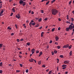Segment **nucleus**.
<instances>
[{
    "instance_id": "f257e3e1",
    "label": "nucleus",
    "mask_w": 74,
    "mask_h": 74,
    "mask_svg": "<svg viewBox=\"0 0 74 74\" xmlns=\"http://www.w3.org/2000/svg\"><path fill=\"white\" fill-rule=\"evenodd\" d=\"M52 13L54 15H56L58 13V11L56 9H53L51 10Z\"/></svg>"
},
{
    "instance_id": "f03ea898",
    "label": "nucleus",
    "mask_w": 74,
    "mask_h": 74,
    "mask_svg": "<svg viewBox=\"0 0 74 74\" xmlns=\"http://www.w3.org/2000/svg\"><path fill=\"white\" fill-rule=\"evenodd\" d=\"M72 25H69V27H66V31H69V30L70 29V30H72Z\"/></svg>"
},
{
    "instance_id": "7ed1b4c3",
    "label": "nucleus",
    "mask_w": 74,
    "mask_h": 74,
    "mask_svg": "<svg viewBox=\"0 0 74 74\" xmlns=\"http://www.w3.org/2000/svg\"><path fill=\"white\" fill-rule=\"evenodd\" d=\"M29 25L30 26V27H31L32 26L31 25H32L33 26H34L35 25V23H33L32 22H30L29 24Z\"/></svg>"
},
{
    "instance_id": "20e7f679",
    "label": "nucleus",
    "mask_w": 74,
    "mask_h": 74,
    "mask_svg": "<svg viewBox=\"0 0 74 74\" xmlns=\"http://www.w3.org/2000/svg\"><path fill=\"white\" fill-rule=\"evenodd\" d=\"M69 44H66V45H64V46L63 47V48H67L69 47Z\"/></svg>"
},
{
    "instance_id": "39448f33",
    "label": "nucleus",
    "mask_w": 74,
    "mask_h": 74,
    "mask_svg": "<svg viewBox=\"0 0 74 74\" xmlns=\"http://www.w3.org/2000/svg\"><path fill=\"white\" fill-rule=\"evenodd\" d=\"M16 9L17 10V8L16 7H14L12 9V10L14 12H15V10H16Z\"/></svg>"
},
{
    "instance_id": "423d86ee",
    "label": "nucleus",
    "mask_w": 74,
    "mask_h": 74,
    "mask_svg": "<svg viewBox=\"0 0 74 74\" xmlns=\"http://www.w3.org/2000/svg\"><path fill=\"white\" fill-rule=\"evenodd\" d=\"M16 17L18 19L20 18V15L19 14H18L17 15H16Z\"/></svg>"
},
{
    "instance_id": "0eeeda50",
    "label": "nucleus",
    "mask_w": 74,
    "mask_h": 74,
    "mask_svg": "<svg viewBox=\"0 0 74 74\" xmlns=\"http://www.w3.org/2000/svg\"><path fill=\"white\" fill-rule=\"evenodd\" d=\"M69 62V61L68 60H66L64 62V63H65V64H67V63Z\"/></svg>"
},
{
    "instance_id": "6e6552de",
    "label": "nucleus",
    "mask_w": 74,
    "mask_h": 74,
    "mask_svg": "<svg viewBox=\"0 0 74 74\" xmlns=\"http://www.w3.org/2000/svg\"><path fill=\"white\" fill-rule=\"evenodd\" d=\"M19 3L21 4H22L23 3V1L22 0H20L19 1Z\"/></svg>"
},
{
    "instance_id": "1a4fd4ad",
    "label": "nucleus",
    "mask_w": 74,
    "mask_h": 74,
    "mask_svg": "<svg viewBox=\"0 0 74 74\" xmlns=\"http://www.w3.org/2000/svg\"><path fill=\"white\" fill-rule=\"evenodd\" d=\"M55 39L57 41H58V40L59 39V38L58 36H56L55 38Z\"/></svg>"
},
{
    "instance_id": "9d476101",
    "label": "nucleus",
    "mask_w": 74,
    "mask_h": 74,
    "mask_svg": "<svg viewBox=\"0 0 74 74\" xmlns=\"http://www.w3.org/2000/svg\"><path fill=\"white\" fill-rule=\"evenodd\" d=\"M71 29H72L73 28V32H74V25H73V26H72V27H71Z\"/></svg>"
},
{
    "instance_id": "9b49d317",
    "label": "nucleus",
    "mask_w": 74,
    "mask_h": 74,
    "mask_svg": "<svg viewBox=\"0 0 74 74\" xmlns=\"http://www.w3.org/2000/svg\"><path fill=\"white\" fill-rule=\"evenodd\" d=\"M22 4H23V6H24L25 5V4H26V3H25V2L23 1Z\"/></svg>"
},
{
    "instance_id": "f8f14e48",
    "label": "nucleus",
    "mask_w": 74,
    "mask_h": 74,
    "mask_svg": "<svg viewBox=\"0 0 74 74\" xmlns=\"http://www.w3.org/2000/svg\"><path fill=\"white\" fill-rule=\"evenodd\" d=\"M3 44H0V48H2L3 47Z\"/></svg>"
},
{
    "instance_id": "ddd939ff",
    "label": "nucleus",
    "mask_w": 74,
    "mask_h": 74,
    "mask_svg": "<svg viewBox=\"0 0 74 74\" xmlns=\"http://www.w3.org/2000/svg\"><path fill=\"white\" fill-rule=\"evenodd\" d=\"M30 44V42H28L27 43V45L28 46H29Z\"/></svg>"
},
{
    "instance_id": "4468645a",
    "label": "nucleus",
    "mask_w": 74,
    "mask_h": 74,
    "mask_svg": "<svg viewBox=\"0 0 74 74\" xmlns=\"http://www.w3.org/2000/svg\"><path fill=\"white\" fill-rule=\"evenodd\" d=\"M12 29L10 27V26L8 27V29H9L10 30H11Z\"/></svg>"
},
{
    "instance_id": "2eb2a0df",
    "label": "nucleus",
    "mask_w": 74,
    "mask_h": 74,
    "mask_svg": "<svg viewBox=\"0 0 74 74\" xmlns=\"http://www.w3.org/2000/svg\"><path fill=\"white\" fill-rule=\"evenodd\" d=\"M55 1H56V0H53L51 1V3H53V2H54Z\"/></svg>"
},
{
    "instance_id": "dca6fc26",
    "label": "nucleus",
    "mask_w": 74,
    "mask_h": 74,
    "mask_svg": "<svg viewBox=\"0 0 74 74\" xmlns=\"http://www.w3.org/2000/svg\"><path fill=\"white\" fill-rule=\"evenodd\" d=\"M70 55V56H72V51H71V52L69 53Z\"/></svg>"
},
{
    "instance_id": "f3484780",
    "label": "nucleus",
    "mask_w": 74,
    "mask_h": 74,
    "mask_svg": "<svg viewBox=\"0 0 74 74\" xmlns=\"http://www.w3.org/2000/svg\"><path fill=\"white\" fill-rule=\"evenodd\" d=\"M44 34V32H42L41 33V36H43V34Z\"/></svg>"
},
{
    "instance_id": "a211bd4d",
    "label": "nucleus",
    "mask_w": 74,
    "mask_h": 74,
    "mask_svg": "<svg viewBox=\"0 0 74 74\" xmlns=\"http://www.w3.org/2000/svg\"><path fill=\"white\" fill-rule=\"evenodd\" d=\"M42 21V18H40V19L38 20V21L39 22H41Z\"/></svg>"
},
{
    "instance_id": "6ab92c4d",
    "label": "nucleus",
    "mask_w": 74,
    "mask_h": 74,
    "mask_svg": "<svg viewBox=\"0 0 74 74\" xmlns=\"http://www.w3.org/2000/svg\"><path fill=\"white\" fill-rule=\"evenodd\" d=\"M4 11L3 10H2V11H1V12L0 14H2L3 13V12Z\"/></svg>"
},
{
    "instance_id": "aec40b11",
    "label": "nucleus",
    "mask_w": 74,
    "mask_h": 74,
    "mask_svg": "<svg viewBox=\"0 0 74 74\" xmlns=\"http://www.w3.org/2000/svg\"><path fill=\"white\" fill-rule=\"evenodd\" d=\"M66 66H67V65H66L64 64L62 65V67H66Z\"/></svg>"
},
{
    "instance_id": "412c9836",
    "label": "nucleus",
    "mask_w": 74,
    "mask_h": 74,
    "mask_svg": "<svg viewBox=\"0 0 74 74\" xmlns=\"http://www.w3.org/2000/svg\"><path fill=\"white\" fill-rule=\"evenodd\" d=\"M66 17H67V18H66V19H69V16L68 15H67V16H66Z\"/></svg>"
},
{
    "instance_id": "4be33fe9",
    "label": "nucleus",
    "mask_w": 74,
    "mask_h": 74,
    "mask_svg": "<svg viewBox=\"0 0 74 74\" xmlns=\"http://www.w3.org/2000/svg\"><path fill=\"white\" fill-rule=\"evenodd\" d=\"M2 65H3V62H1V63H0V66H2Z\"/></svg>"
},
{
    "instance_id": "5701e85b",
    "label": "nucleus",
    "mask_w": 74,
    "mask_h": 74,
    "mask_svg": "<svg viewBox=\"0 0 74 74\" xmlns=\"http://www.w3.org/2000/svg\"><path fill=\"white\" fill-rule=\"evenodd\" d=\"M29 61L30 62H33V59H30L29 60Z\"/></svg>"
},
{
    "instance_id": "b1692460",
    "label": "nucleus",
    "mask_w": 74,
    "mask_h": 74,
    "mask_svg": "<svg viewBox=\"0 0 74 74\" xmlns=\"http://www.w3.org/2000/svg\"><path fill=\"white\" fill-rule=\"evenodd\" d=\"M71 19L72 22H73L74 21V19L73 18H71Z\"/></svg>"
},
{
    "instance_id": "393cba45",
    "label": "nucleus",
    "mask_w": 74,
    "mask_h": 74,
    "mask_svg": "<svg viewBox=\"0 0 74 74\" xmlns=\"http://www.w3.org/2000/svg\"><path fill=\"white\" fill-rule=\"evenodd\" d=\"M72 47V45H70V46H69V47H69V49H71V47Z\"/></svg>"
},
{
    "instance_id": "a878e982",
    "label": "nucleus",
    "mask_w": 74,
    "mask_h": 74,
    "mask_svg": "<svg viewBox=\"0 0 74 74\" xmlns=\"http://www.w3.org/2000/svg\"><path fill=\"white\" fill-rule=\"evenodd\" d=\"M61 13L60 12H59V14H59V16H61Z\"/></svg>"
},
{
    "instance_id": "bb28decb",
    "label": "nucleus",
    "mask_w": 74,
    "mask_h": 74,
    "mask_svg": "<svg viewBox=\"0 0 74 74\" xmlns=\"http://www.w3.org/2000/svg\"><path fill=\"white\" fill-rule=\"evenodd\" d=\"M39 26V24H37V25L36 26V27H38Z\"/></svg>"
},
{
    "instance_id": "cd10ccee",
    "label": "nucleus",
    "mask_w": 74,
    "mask_h": 74,
    "mask_svg": "<svg viewBox=\"0 0 74 74\" xmlns=\"http://www.w3.org/2000/svg\"><path fill=\"white\" fill-rule=\"evenodd\" d=\"M32 60H34V62H35L36 63L37 62L35 60H34V59L33 58H32Z\"/></svg>"
},
{
    "instance_id": "c85d7f7f",
    "label": "nucleus",
    "mask_w": 74,
    "mask_h": 74,
    "mask_svg": "<svg viewBox=\"0 0 74 74\" xmlns=\"http://www.w3.org/2000/svg\"><path fill=\"white\" fill-rule=\"evenodd\" d=\"M66 23H69V24H70V22L68 21H66Z\"/></svg>"
},
{
    "instance_id": "c756f323",
    "label": "nucleus",
    "mask_w": 74,
    "mask_h": 74,
    "mask_svg": "<svg viewBox=\"0 0 74 74\" xmlns=\"http://www.w3.org/2000/svg\"><path fill=\"white\" fill-rule=\"evenodd\" d=\"M55 28H53L52 29V31L53 32H54V30H55Z\"/></svg>"
},
{
    "instance_id": "7c9ffc66",
    "label": "nucleus",
    "mask_w": 74,
    "mask_h": 74,
    "mask_svg": "<svg viewBox=\"0 0 74 74\" xmlns=\"http://www.w3.org/2000/svg\"><path fill=\"white\" fill-rule=\"evenodd\" d=\"M60 57H61V58H64L63 56L62 55H60Z\"/></svg>"
},
{
    "instance_id": "2f4dec72",
    "label": "nucleus",
    "mask_w": 74,
    "mask_h": 74,
    "mask_svg": "<svg viewBox=\"0 0 74 74\" xmlns=\"http://www.w3.org/2000/svg\"><path fill=\"white\" fill-rule=\"evenodd\" d=\"M35 51V49H32V51Z\"/></svg>"
},
{
    "instance_id": "473e14b6",
    "label": "nucleus",
    "mask_w": 74,
    "mask_h": 74,
    "mask_svg": "<svg viewBox=\"0 0 74 74\" xmlns=\"http://www.w3.org/2000/svg\"><path fill=\"white\" fill-rule=\"evenodd\" d=\"M42 54V51L40 52V54L41 56Z\"/></svg>"
},
{
    "instance_id": "72a5a7b5",
    "label": "nucleus",
    "mask_w": 74,
    "mask_h": 74,
    "mask_svg": "<svg viewBox=\"0 0 74 74\" xmlns=\"http://www.w3.org/2000/svg\"><path fill=\"white\" fill-rule=\"evenodd\" d=\"M20 66L21 67H23V64H20Z\"/></svg>"
},
{
    "instance_id": "f704fd0d",
    "label": "nucleus",
    "mask_w": 74,
    "mask_h": 74,
    "mask_svg": "<svg viewBox=\"0 0 74 74\" xmlns=\"http://www.w3.org/2000/svg\"><path fill=\"white\" fill-rule=\"evenodd\" d=\"M29 72V70L28 69H27L26 70V73H28V72Z\"/></svg>"
},
{
    "instance_id": "c9c22d12",
    "label": "nucleus",
    "mask_w": 74,
    "mask_h": 74,
    "mask_svg": "<svg viewBox=\"0 0 74 74\" xmlns=\"http://www.w3.org/2000/svg\"><path fill=\"white\" fill-rule=\"evenodd\" d=\"M23 26H24V27L26 28V26H25V24H23Z\"/></svg>"
},
{
    "instance_id": "e433bc0d",
    "label": "nucleus",
    "mask_w": 74,
    "mask_h": 74,
    "mask_svg": "<svg viewBox=\"0 0 74 74\" xmlns=\"http://www.w3.org/2000/svg\"><path fill=\"white\" fill-rule=\"evenodd\" d=\"M42 67L45 68V65H42Z\"/></svg>"
},
{
    "instance_id": "4c0bfd02",
    "label": "nucleus",
    "mask_w": 74,
    "mask_h": 74,
    "mask_svg": "<svg viewBox=\"0 0 74 74\" xmlns=\"http://www.w3.org/2000/svg\"><path fill=\"white\" fill-rule=\"evenodd\" d=\"M41 64V61H39L38 62V64Z\"/></svg>"
},
{
    "instance_id": "58836bf2",
    "label": "nucleus",
    "mask_w": 74,
    "mask_h": 74,
    "mask_svg": "<svg viewBox=\"0 0 74 74\" xmlns=\"http://www.w3.org/2000/svg\"><path fill=\"white\" fill-rule=\"evenodd\" d=\"M3 73V71L1 70H0V73L1 74V73Z\"/></svg>"
},
{
    "instance_id": "ea45409f",
    "label": "nucleus",
    "mask_w": 74,
    "mask_h": 74,
    "mask_svg": "<svg viewBox=\"0 0 74 74\" xmlns=\"http://www.w3.org/2000/svg\"><path fill=\"white\" fill-rule=\"evenodd\" d=\"M41 13H44V10H41Z\"/></svg>"
},
{
    "instance_id": "a19ab883",
    "label": "nucleus",
    "mask_w": 74,
    "mask_h": 74,
    "mask_svg": "<svg viewBox=\"0 0 74 74\" xmlns=\"http://www.w3.org/2000/svg\"><path fill=\"white\" fill-rule=\"evenodd\" d=\"M48 1V0H42L41 1L42 2H43V1Z\"/></svg>"
},
{
    "instance_id": "79ce46f5",
    "label": "nucleus",
    "mask_w": 74,
    "mask_h": 74,
    "mask_svg": "<svg viewBox=\"0 0 74 74\" xmlns=\"http://www.w3.org/2000/svg\"><path fill=\"white\" fill-rule=\"evenodd\" d=\"M57 48L58 49H59L60 48V47L59 46H57Z\"/></svg>"
},
{
    "instance_id": "37998d69",
    "label": "nucleus",
    "mask_w": 74,
    "mask_h": 74,
    "mask_svg": "<svg viewBox=\"0 0 74 74\" xmlns=\"http://www.w3.org/2000/svg\"><path fill=\"white\" fill-rule=\"evenodd\" d=\"M54 52L55 53H57V51H56H56H54Z\"/></svg>"
},
{
    "instance_id": "c03bdc74",
    "label": "nucleus",
    "mask_w": 74,
    "mask_h": 74,
    "mask_svg": "<svg viewBox=\"0 0 74 74\" xmlns=\"http://www.w3.org/2000/svg\"><path fill=\"white\" fill-rule=\"evenodd\" d=\"M49 3V1L48 2H47V3H46V5H48V4Z\"/></svg>"
},
{
    "instance_id": "a18cd8bd",
    "label": "nucleus",
    "mask_w": 74,
    "mask_h": 74,
    "mask_svg": "<svg viewBox=\"0 0 74 74\" xmlns=\"http://www.w3.org/2000/svg\"><path fill=\"white\" fill-rule=\"evenodd\" d=\"M52 71H51L49 72V74H51V73Z\"/></svg>"
},
{
    "instance_id": "49530a36",
    "label": "nucleus",
    "mask_w": 74,
    "mask_h": 74,
    "mask_svg": "<svg viewBox=\"0 0 74 74\" xmlns=\"http://www.w3.org/2000/svg\"><path fill=\"white\" fill-rule=\"evenodd\" d=\"M39 51H38V50H37L36 51V53H39Z\"/></svg>"
},
{
    "instance_id": "de8ad7c7",
    "label": "nucleus",
    "mask_w": 74,
    "mask_h": 74,
    "mask_svg": "<svg viewBox=\"0 0 74 74\" xmlns=\"http://www.w3.org/2000/svg\"><path fill=\"white\" fill-rule=\"evenodd\" d=\"M14 33H11V35L12 36H14Z\"/></svg>"
},
{
    "instance_id": "09e8293b",
    "label": "nucleus",
    "mask_w": 74,
    "mask_h": 74,
    "mask_svg": "<svg viewBox=\"0 0 74 74\" xmlns=\"http://www.w3.org/2000/svg\"><path fill=\"white\" fill-rule=\"evenodd\" d=\"M66 67H64L62 68V69H66Z\"/></svg>"
},
{
    "instance_id": "8fccbe9b",
    "label": "nucleus",
    "mask_w": 74,
    "mask_h": 74,
    "mask_svg": "<svg viewBox=\"0 0 74 74\" xmlns=\"http://www.w3.org/2000/svg\"><path fill=\"white\" fill-rule=\"evenodd\" d=\"M52 42V40H50V42H49L50 43H51Z\"/></svg>"
},
{
    "instance_id": "3c124183",
    "label": "nucleus",
    "mask_w": 74,
    "mask_h": 74,
    "mask_svg": "<svg viewBox=\"0 0 74 74\" xmlns=\"http://www.w3.org/2000/svg\"><path fill=\"white\" fill-rule=\"evenodd\" d=\"M72 2V1H70L69 2V4L70 5V4Z\"/></svg>"
},
{
    "instance_id": "603ef678",
    "label": "nucleus",
    "mask_w": 74,
    "mask_h": 74,
    "mask_svg": "<svg viewBox=\"0 0 74 74\" xmlns=\"http://www.w3.org/2000/svg\"><path fill=\"white\" fill-rule=\"evenodd\" d=\"M19 35H20L21 36H22V33H19Z\"/></svg>"
},
{
    "instance_id": "864d4df0",
    "label": "nucleus",
    "mask_w": 74,
    "mask_h": 74,
    "mask_svg": "<svg viewBox=\"0 0 74 74\" xmlns=\"http://www.w3.org/2000/svg\"><path fill=\"white\" fill-rule=\"evenodd\" d=\"M11 65V64H8V65L9 66H12V65Z\"/></svg>"
},
{
    "instance_id": "5fc2aeb1",
    "label": "nucleus",
    "mask_w": 74,
    "mask_h": 74,
    "mask_svg": "<svg viewBox=\"0 0 74 74\" xmlns=\"http://www.w3.org/2000/svg\"><path fill=\"white\" fill-rule=\"evenodd\" d=\"M36 19L37 20H38L39 19V18L38 17V18H37V17H36Z\"/></svg>"
},
{
    "instance_id": "6e6d98bb",
    "label": "nucleus",
    "mask_w": 74,
    "mask_h": 74,
    "mask_svg": "<svg viewBox=\"0 0 74 74\" xmlns=\"http://www.w3.org/2000/svg\"><path fill=\"white\" fill-rule=\"evenodd\" d=\"M20 71H19V70H16V72H17V73H18V72H19Z\"/></svg>"
},
{
    "instance_id": "4d7b16f0",
    "label": "nucleus",
    "mask_w": 74,
    "mask_h": 74,
    "mask_svg": "<svg viewBox=\"0 0 74 74\" xmlns=\"http://www.w3.org/2000/svg\"><path fill=\"white\" fill-rule=\"evenodd\" d=\"M48 20V18H46L44 19V20L45 21H47Z\"/></svg>"
},
{
    "instance_id": "13d9d810",
    "label": "nucleus",
    "mask_w": 74,
    "mask_h": 74,
    "mask_svg": "<svg viewBox=\"0 0 74 74\" xmlns=\"http://www.w3.org/2000/svg\"><path fill=\"white\" fill-rule=\"evenodd\" d=\"M19 39H17V41L18 42H19Z\"/></svg>"
},
{
    "instance_id": "bf43d9fd",
    "label": "nucleus",
    "mask_w": 74,
    "mask_h": 74,
    "mask_svg": "<svg viewBox=\"0 0 74 74\" xmlns=\"http://www.w3.org/2000/svg\"><path fill=\"white\" fill-rule=\"evenodd\" d=\"M32 14H34V13L33 11H32L31 12Z\"/></svg>"
},
{
    "instance_id": "052dcab7",
    "label": "nucleus",
    "mask_w": 74,
    "mask_h": 74,
    "mask_svg": "<svg viewBox=\"0 0 74 74\" xmlns=\"http://www.w3.org/2000/svg\"><path fill=\"white\" fill-rule=\"evenodd\" d=\"M55 44H56V45H58V42H55Z\"/></svg>"
},
{
    "instance_id": "680f3d73",
    "label": "nucleus",
    "mask_w": 74,
    "mask_h": 74,
    "mask_svg": "<svg viewBox=\"0 0 74 74\" xmlns=\"http://www.w3.org/2000/svg\"><path fill=\"white\" fill-rule=\"evenodd\" d=\"M52 54V55H53L54 54V52H52L51 53Z\"/></svg>"
},
{
    "instance_id": "e2e57ef3",
    "label": "nucleus",
    "mask_w": 74,
    "mask_h": 74,
    "mask_svg": "<svg viewBox=\"0 0 74 74\" xmlns=\"http://www.w3.org/2000/svg\"><path fill=\"white\" fill-rule=\"evenodd\" d=\"M73 25V23H71V24L70 25Z\"/></svg>"
},
{
    "instance_id": "0e129e2a",
    "label": "nucleus",
    "mask_w": 74,
    "mask_h": 74,
    "mask_svg": "<svg viewBox=\"0 0 74 74\" xmlns=\"http://www.w3.org/2000/svg\"><path fill=\"white\" fill-rule=\"evenodd\" d=\"M13 13H12V14H10V16H12L13 15Z\"/></svg>"
},
{
    "instance_id": "69168bd1",
    "label": "nucleus",
    "mask_w": 74,
    "mask_h": 74,
    "mask_svg": "<svg viewBox=\"0 0 74 74\" xmlns=\"http://www.w3.org/2000/svg\"><path fill=\"white\" fill-rule=\"evenodd\" d=\"M60 27H58V30H60Z\"/></svg>"
},
{
    "instance_id": "338daca9",
    "label": "nucleus",
    "mask_w": 74,
    "mask_h": 74,
    "mask_svg": "<svg viewBox=\"0 0 74 74\" xmlns=\"http://www.w3.org/2000/svg\"><path fill=\"white\" fill-rule=\"evenodd\" d=\"M58 20L60 21H61V19L60 18H58Z\"/></svg>"
},
{
    "instance_id": "774afa93",
    "label": "nucleus",
    "mask_w": 74,
    "mask_h": 74,
    "mask_svg": "<svg viewBox=\"0 0 74 74\" xmlns=\"http://www.w3.org/2000/svg\"><path fill=\"white\" fill-rule=\"evenodd\" d=\"M23 40V39H21L20 40L21 41H22Z\"/></svg>"
}]
</instances>
